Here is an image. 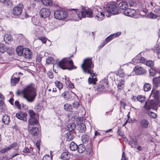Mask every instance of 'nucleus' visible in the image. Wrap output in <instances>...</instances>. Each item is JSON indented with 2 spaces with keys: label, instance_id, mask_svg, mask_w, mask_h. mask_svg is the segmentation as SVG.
Returning <instances> with one entry per match:
<instances>
[{
  "label": "nucleus",
  "instance_id": "1",
  "mask_svg": "<svg viewBox=\"0 0 160 160\" xmlns=\"http://www.w3.org/2000/svg\"><path fill=\"white\" fill-rule=\"evenodd\" d=\"M34 87L35 85L33 84H30L24 88L21 91H18L17 94L19 95L22 94L23 98L27 102H32L37 96L36 90Z\"/></svg>",
  "mask_w": 160,
  "mask_h": 160
},
{
  "label": "nucleus",
  "instance_id": "2",
  "mask_svg": "<svg viewBox=\"0 0 160 160\" xmlns=\"http://www.w3.org/2000/svg\"><path fill=\"white\" fill-rule=\"evenodd\" d=\"M73 56L72 55L69 58H67L62 60L58 63V66L62 69L71 70L76 69L77 67L74 65L72 60H69L70 58Z\"/></svg>",
  "mask_w": 160,
  "mask_h": 160
},
{
  "label": "nucleus",
  "instance_id": "3",
  "mask_svg": "<svg viewBox=\"0 0 160 160\" xmlns=\"http://www.w3.org/2000/svg\"><path fill=\"white\" fill-rule=\"evenodd\" d=\"M82 68L84 72L90 74L92 77L95 76V73L90 69L93 67L91 58H87L85 59L81 65Z\"/></svg>",
  "mask_w": 160,
  "mask_h": 160
},
{
  "label": "nucleus",
  "instance_id": "4",
  "mask_svg": "<svg viewBox=\"0 0 160 160\" xmlns=\"http://www.w3.org/2000/svg\"><path fill=\"white\" fill-rule=\"evenodd\" d=\"M158 106L160 107V103L159 101L151 99L145 102L143 108L147 110L152 108L153 110H157V106Z\"/></svg>",
  "mask_w": 160,
  "mask_h": 160
},
{
  "label": "nucleus",
  "instance_id": "5",
  "mask_svg": "<svg viewBox=\"0 0 160 160\" xmlns=\"http://www.w3.org/2000/svg\"><path fill=\"white\" fill-rule=\"evenodd\" d=\"M106 11L107 12L113 15L118 14L121 13L117 5L115 3L111 2L107 4Z\"/></svg>",
  "mask_w": 160,
  "mask_h": 160
},
{
  "label": "nucleus",
  "instance_id": "6",
  "mask_svg": "<svg viewBox=\"0 0 160 160\" xmlns=\"http://www.w3.org/2000/svg\"><path fill=\"white\" fill-rule=\"evenodd\" d=\"M133 61L138 63H145L146 65L152 69L153 68V62L152 60H148L142 57L138 56L135 57L133 59Z\"/></svg>",
  "mask_w": 160,
  "mask_h": 160
},
{
  "label": "nucleus",
  "instance_id": "7",
  "mask_svg": "<svg viewBox=\"0 0 160 160\" xmlns=\"http://www.w3.org/2000/svg\"><path fill=\"white\" fill-rule=\"evenodd\" d=\"M80 11H79L77 9H71L69 12L68 14L70 17L73 20L78 21L82 19L80 13Z\"/></svg>",
  "mask_w": 160,
  "mask_h": 160
},
{
  "label": "nucleus",
  "instance_id": "8",
  "mask_svg": "<svg viewBox=\"0 0 160 160\" xmlns=\"http://www.w3.org/2000/svg\"><path fill=\"white\" fill-rule=\"evenodd\" d=\"M68 15L67 12L62 9L57 10L54 12L55 18L59 20L64 19L67 17Z\"/></svg>",
  "mask_w": 160,
  "mask_h": 160
},
{
  "label": "nucleus",
  "instance_id": "9",
  "mask_svg": "<svg viewBox=\"0 0 160 160\" xmlns=\"http://www.w3.org/2000/svg\"><path fill=\"white\" fill-rule=\"evenodd\" d=\"M80 13H81L82 18L86 17L90 18L93 17V14L91 9H88L80 11Z\"/></svg>",
  "mask_w": 160,
  "mask_h": 160
},
{
  "label": "nucleus",
  "instance_id": "10",
  "mask_svg": "<svg viewBox=\"0 0 160 160\" xmlns=\"http://www.w3.org/2000/svg\"><path fill=\"white\" fill-rule=\"evenodd\" d=\"M39 14L41 17L45 18L50 16L51 14V12L48 8H43L40 10Z\"/></svg>",
  "mask_w": 160,
  "mask_h": 160
},
{
  "label": "nucleus",
  "instance_id": "11",
  "mask_svg": "<svg viewBox=\"0 0 160 160\" xmlns=\"http://www.w3.org/2000/svg\"><path fill=\"white\" fill-rule=\"evenodd\" d=\"M23 5L21 4H18L13 9L12 12L14 15H19L22 13V11Z\"/></svg>",
  "mask_w": 160,
  "mask_h": 160
},
{
  "label": "nucleus",
  "instance_id": "12",
  "mask_svg": "<svg viewBox=\"0 0 160 160\" xmlns=\"http://www.w3.org/2000/svg\"><path fill=\"white\" fill-rule=\"evenodd\" d=\"M136 74L141 75L146 72V70L141 66H137L135 67L133 70Z\"/></svg>",
  "mask_w": 160,
  "mask_h": 160
},
{
  "label": "nucleus",
  "instance_id": "13",
  "mask_svg": "<svg viewBox=\"0 0 160 160\" xmlns=\"http://www.w3.org/2000/svg\"><path fill=\"white\" fill-rule=\"evenodd\" d=\"M27 116V114L25 112H21L20 113H17L16 115L18 118L26 122H27V118H26Z\"/></svg>",
  "mask_w": 160,
  "mask_h": 160
},
{
  "label": "nucleus",
  "instance_id": "14",
  "mask_svg": "<svg viewBox=\"0 0 160 160\" xmlns=\"http://www.w3.org/2000/svg\"><path fill=\"white\" fill-rule=\"evenodd\" d=\"M32 54V52L30 49L27 48H24L22 56L25 58L27 59L31 58Z\"/></svg>",
  "mask_w": 160,
  "mask_h": 160
},
{
  "label": "nucleus",
  "instance_id": "15",
  "mask_svg": "<svg viewBox=\"0 0 160 160\" xmlns=\"http://www.w3.org/2000/svg\"><path fill=\"white\" fill-rule=\"evenodd\" d=\"M97 14L95 15V18L98 20L101 21L103 20L105 17L104 14L102 12H99L98 10H95Z\"/></svg>",
  "mask_w": 160,
  "mask_h": 160
},
{
  "label": "nucleus",
  "instance_id": "16",
  "mask_svg": "<svg viewBox=\"0 0 160 160\" xmlns=\"http://www.w3.org/2000/svg\"><path fill=\"white\" fill-rule=\"evenodd\" d=\"M152 81L154 87L157 88L160 87V76L153 78Z\"/></svg>",
  "mask_w": 160,
  "mask_h": 160
},
{
  "label": "nucleus",
  "instance_id": "17",
  "mask_svg": "<svg viewBox=\"0 0 160 160\" xmlns=\"http://www.w3.org/2000/svg\"><path fill=\"white\" fill-rule=\"evenodd\" d=\"M10 121V117L8 115L5 114L3 115L2 118V121L4 124L9 125Z\"/></svg>",
  "mask_w": 160,
  "mask_h": 160
},
{
  "label": "nucleus",
  "instance_id": "18",
  "mask_svg": "<svg viewBox=\"0 0 160 160\" xmlns=\"http://www.w3.org/2000/svg\"><path fill=\"white\" fill-rule=\"evenodd\" d=\"M149 122L146 119H143L141 120L140 122V127L142 128H148V126Z\"/></svg>",
  "mask_w": 160,
  "mask_h": 160
},
{
  "label": "nucleus",
  "instance_id": "19",
  "mask_svg": "<svg viewBox=\"0 0 160 160\" xmlns=\"http://www.w3.org/2000/svg\"><path fill=\"white\" fill-rule=\"evenodd\" d=\"M86 154L89 156H92L93 155V152L92 147L90 144L86 146V148L85 150Z\"/></svg>",
  "mask_w": 160,
  "mask_h": 160
},
{
  "label": "nucleus",
  "instance_id": "20",
  "mask_svg": "<svg viewBox=\"0 0 160 160\" xmlns=\"http://www.w3.org/2000/svg\"><path fill=\"white\" fill-rule=\"evenodd\" d=\"M135 12L134 9L128 8L125 10L124 12V14L127 16L132 17L133 15V13Z\"/></svg>",
  "mask_w": 160,
  "mask_h": 160
},
{
  "label": "nucleus",
  "instance_id": "21",
  "mask_svg": "<svg viewBox=\"0 0 160 160\" xmlns=\"http://www.w3.org/2000/svg\"><path fill=\"white\" fill-rule=\"evenodd\" d=\"M82 140L84 143H88L90 142L91 140L89 136L85 134H83L82 137Z\"/></svg>",
  "mask_w": 160,
  "mask_h": 160
},
{
  "label": "nucleus",
  "instance_id": "22",
  "mask_svg": "<svg viewBox=\"0 0 160 160\" xmlns=\"http://www.w3.org/2000/svg\"><path fill=\"white\" fill-rule=\"evenodd\" d=\"M31 134L34 137L36 136L38 133V129L37 127H33L30 130Z\"/></svg>",
  "mask_w": 160,
  "mask_h": 160
},
{
  "label": "nucleus",
  "instance_id": "23",
  "mask_svg": "<svg viewBox=\"0 0 160 160\" xmlns=\"http://www.w3.org/2000/svg\"><path fill=\"white\" fill-rule=\"evenodd\" d=\"M119 7L122 10H125L128 8V5L126 2H122L119 3Z\"/></svg>",
  "mask_w": 160,
  "mask_h": 160
},
{
  "label": "nucleus",
  "instance_id": "24",
  "mask_svg": "<svg viewBox=\"0 0 160 160\" xmlns=\"http://www.w3.org/2000/svg\"><path fill=\"white\" fill-rule=\"evenodd\" d=\"M78 147L77 151L79 153H82L86 150L85 146L83 144H80Z\"/></svg>",
  "mask_w": 160,
  "mask_h": 160
},
{
  "label": "nucleus",
  "instance_id": "25",
  "mask_svg": "<svg viewBox=\"0 0 160 160\" xmlns=\"http://www.w3.org/2000/svg\"><path fill=\"white\" fill-rule=\"evenodd\" d=\"M78 129L80 132H85L86 130V125L84 123H81L79 125Z\"/></svg>",
  "mask_w": 160,
  "mask_h": 160
},
{
  "label": "nucleus",
  "instance_id": "26",
  "mask_svg": "<svg viewBox=\"0 0 160 160\" xmlns=\"http://www.w3.org/2000/svg\"><path fill=\"white\" fill-rule=\"evenodd\" d=\"M61 158L63 160H68L70 158V156L68 152H63L61 155Z\"/></svg>",
  "mask_w": 160,
  "mask_h": 160
},
{
  "label": "nucleus",
  "instance_id": "27",
  "mask_svg": "<svg viewBox=\"0 0 160 160\" xmlns=\"http://www.w3.org/2000/svg\"><path fill=\"white\" fill-rule=\"evenodd\" d=\"M78 146L73 142H71L69 145L70 149L72 151L77 150Z\"/></svg>",
  "mask_w": 160,
  "mask_h": 160
},
{
  "label": "nucleus",
  "instance_id": "28",
  "mask_svg": "<svg viewBox=\"0 0 160 160\" xmlns=\"http://www.w3.org/2000/svg\"><path fill=\"white\" fill-rule=\"evenodd\" d=\"M28 122L29 124L31 125H37L38 123V121L35 118H30Z\"/></svg>",
  "mask_w": 160,
  "mask_h": 160
},
{
  "label": "nucleus",
  "instance_id": "29",
  "mask_svg": "<svg viewBox=\"0 0 160 160\" xmlns=\"http://www.w3.org/2000/svg\"><path fill=\"white\" fill-rule=\"evenodd\" d=\"M76 127V125L74 123L69 124L67 126V129L68 132H73Z\"/></svg>",
  "mask_w": 160,
  "mask_h": 160
},
{
  "label": "nucleus",
  "instance_id": "30",
  "mask_svg": "<svg viewBox=\"0 0 160 160\" xmlns=\"http://www.w3.org/2000/svg\"><path fill=\"white\" fill-rule=\"evenodd\" d=\"M22 47L21 46H18L16 49V51L17 54L20 56H22L23 53V50Z\"/></svg>",
  "mask_w": 160,
  "mask_h": 160
},
{
  "label": "nucleus",
  "instance_id": "31",
  "mask_svg": "<svg viewBox=\"0 0 160 160\" xmlns=\"http://www.w3.org/2000/svg\"><path fill=\"white\" fill-rule=\"evenodd\" d=\"M19 80V78H16L12 76V77L11 82L12 86H15L16 83H18Z\"/></svg>",
  "mask_w": 160,
  "mask_h": 160
},
{
  "label": "nucleus",
  "instance_id": "32",
  "mask_svg": "<svg viewBox=\"0 0 160 160\" xmlns=\"http://www.w3.org/2000/svg\"><path fill=\"white\" fill-rule=\"evenodd\" d=\"M125 84V81L122 79H121L119 81V82L117 83V86L119 89L122 88Z\"/></svg>",
  "mask_w": 160,
  "mask_h": 160
},
{
  "label": "nucleus",
  "instance_id": "33",
  "mask_svg": "<svg viewBox=\"0 0 160 160\" xmlns=\"http://www.w3.org/2000/svg\"><path fill=\"white\" fill-rule=\"evenodd\" d=\"M159 95V91L156 90L154 92L153 90H152L151 94V96H152L153 97L157 99L158 98Z\"/></svg>",
  "mask_w": 160,
  "mask_h": 160
},
{
  "label": "nucleus",
  "instance_id": "34",
  "mask_svg": "<svg viewBox=\"0 0 160 160\" xmlns=\"http://www.w3.org/2000/svg\"><path fill=\"white\" fill-rule=\"evenodd\" d=\"M158 17V16L152 12L149 13L146 16L147 18L152 19H155Z\"/></svg>",
  "mask_w": 160,
  "mask_h": 160
},
{
  "label": "nucleus",
  "instance_id": "35",
  "mask_svg": "<svg viewBox=\"0 0 160 160\" xmlns=\"http://www.w3.org/2000/svg\"><path fill=\"white\" fill-rule=\"evenodd\" d=\"M129 144L132 147L136 148L137 145V142L136 138H132L130 141Z\"/></svg>",
  "mask_w": 160,
  "mask_h": 160
},
{
  "label": "nucleus",
  "instance_id": "36",
  "mask_svg": "<svg viewBox=\"0 0 160 160\" xmlns=\"http://www.w3.org/2000/svg\"><path fill=\"white\" fill-rule=\"evenodd\" d=\"M42 3L46 6H51L52 4V0H42Z\"/></svg>",
  "mask_w": 160,
  "mask_h": 160
},
{
  "label": "nucleus",
  "instance_id": "37",
  "mask_svg": "<svg viewBox=\"0 0 160 160\" xmlns=\"http://www.w3.org/2000/svg\"><path fill=\"white\" fill-rule=\"evenodd\" d=\"M143 88L145 92L150 91L151 89V85L148 83H145L143 85Z\"/></svg>",
  "mask_w": 160,
  "mask_h": 160
},
{
  "label": "nucleus",
  "instance_id": "38",
  "mask_svg": "<svg viewBox=\"0 0 160 160\" xmlns=\"http://www.w3.org/2000/svg\"><path fill=\"white\" fill-rule=\"evenodd\" d=\"M54 84L59 90H60L63 88V85L60 81H56L54 82Z\"/></svg>",
  "mask_w": 160,
  "mask_h": 160
},
{
  "label": "nucleus",
  "instance_id": "39",
  "mask_svg": "<svg viewBox=\"0 0 160 160\" xmlns=\"http://www.w3.org/2000/svg\"><path fill=\"white\" fill-rule=\"evenodd\" d=\"M12 38L10 35H6L4 37V40L6 43H8V42H11L12 41Z\"/></svg>",
  "mask_w": 160,
  "mask_h": 160
},
{
  "label": "nucleus",
  "instance_id": "40",
  "mask_svg": "<svg viewBox=\"0 0 160 160\" xmlns=\"http://www.w3.org/2000/svg\"><path fill=\"white\" fill-rule=\"evenodd\" d=\"M64 109L67 111H71L72 110V108L71 105L69 104L66 103L64 104Z\"/></svg>",
  "mask_w": 160,
  "mask_h": 160
},
{
  "label": "nucleus",
  "instance_id": "41",
  "mask_svg": "<svg viewBox=\"0 0 160 160\" xmlns=\"http://www.w3.org/2000/svg\"><path fill=\"white\" fill-rule=\"evenodd\" d=\"M97 89L99 91H103L106 90L103 85L101 84L98 85L97 87Z\"/></svg>",
  "mask_w": 160,
  "mask_h": 160
},
{
  "label": "nucleus",
  "instance_id": "42",
  "mask_svg": "<svg viewBox=\"0 0 160 160\" xmlns=\"http://www.w3.org/2000/svg\"><path fill=\"white\" fill-rule=\"evenodd\" d=\"M7 50L5 46L2 44H0V52L3 53Z\"/></svg>",
  "mask_w": 160,
  "mask_h": 160
},
{
  "label": "nucleus",
  "instance_id": "43",
  "mask_svg": "<svg viewBox=\"0 0 160 160\" xmlns=\"http://www.w3.org/2000/svg\"><path fill=\"white\" fill-rule=\"evenodd\" d=\"M32 21L33 24L35 25H37L39 22V20L38 19L35 17H33L32 18Z\"/></svg>",
  "mask_w": 160,
  "mask_h": 160
},
{
  "label": "nucleus",
  "instance_id": "44",
  "mask_svg": "<svg viewBox=\"0 0 160 160\" xmlns=\"http://www.w3.org/2000/svg\"><path fill=\"white\" fill-rule=\"evenodd\" d=\"M137 100L141 102H143L145 100V97L142 95H139L137 97Z\"/></svg>",
  "mask_w": 160,
  "mask_h": 160
},
{
  "label": "nucleus",
  "instance_id": "45",
  "mask_svg": "<svg viewBox=\"0 0 160 160\" xmlns=\"http://www.w3.org/2000/svg\"><path fill=\"white\" fill-rule=\"evenodd\" d=\"M97 80L96 78H91L89 77L88 79V82L89 84L92 83L94 84H95Z\"/></svg>",
  "mask_w": 160,
  "mask_h": 160
},
{
  "label": "nucleus",
  "instance_id": "46",
  "mask_svg": "<svg viewBox=\"0 0 160 160\" xmlns=\"http://www.w3.org/2000/svg\"><path fill=\"white\" fill-rule=\"evenodd\" d=\"M114 36H115V34L111 35L106 38L105 41L106 42L108 43L114 38Z\"/></svg>",
  "mask_w": 160,
  "mask_h": 160
},
{
  "label": "nucleus",
  "instance_id": "47",
  "mask_svg": "<svg viewBox=\"0 0 160 160\" xmlns=\"http://www.w3.org/2000/svg\"><path fill=\"white\" fill-rule=\"evenodd\" d=\"M148 113L151 118H154L157 117V114L154 112L151 111H148Z\"/></svg>",
  "mask_w": 160,
  "mask_h": 160
},
{
  "label": "nucleus",
  "instance_id": "48",
  "mask_svg": "<svg viewBox=\"0 0 160 160\" xmlns=\"http://www.w3.org/2000/svg\"><path fill=\"white\" fill-rule=\"evenodd\" d=\"M54 60L52 57H48L47 58L46 62L48 64H52L54 63Z\"/></svg>",
  "mask_w": 160,
  "mask_h": 160
},
{
  "label": "nucleus",
  "instance_id": "49",
  "mask_svg": "<svg viewBox=\"0 0 160 160\" xmlns=\"http://www.w3.org/2000/svg\"><path fill=\"white\" fill-rule=\"evenodd\" d=\"M6 61H7V59L5 56L3 55L0 57V63H4Z\"/></svg>",
  "mask_w": 160,
  "mask_h": 160
},
{
  "label": "nucleus",
  "instance_id": "50",
  "mask_svg": "<svg viewBox=\"0 0 160 160\" xmlns=\"http://www.w3.org/2000/svg\"><path fill=\"white\" fill-rule=\"evenodd\" d=\"M153 12L155 13V14L159 16V15H160V8H155L153 10Z\"/></svg>",
  "mask_w": 160,
  "mask_h": 160
},
{
  "label": "nucleus",
  "instance_id": "51",
  "mask_svg": "<svg viewBox=\"0 0 160 160\" xmlns=\"http://www.w3.org/2000/svg\"><path fill=\"white\" fill-rule=\"evenodd\" d=\"M29 114L30 115V118H34L35 114L32 110H29L28 111Z\"/></svg>",
  "mask_w": 160,
  "mask_h": 160
},
{
  "label": "nucleus",
  "instance_id": "52",
  "mask_svg": "<svg viewBox=\"0 0 160 160\" xmlns=\"http://www.w3.org/2000/svg\"><path fill=\"white\" fill-rule=\"evenodd\" d=\"M15 105L18 109H21V105L20 104L19 101H16L15 102Z\"/></svg>",
  "mask_w": 160,
  "mask_h": 160
},
{
  "label": "nucleus",
  "instance_id": "53",
  "mask_svg": "<svg viewBox=\"0 0 160 160\" xmlns=\"http://www.w3.org/2000/svg\"><path fill=\"white\" fill-rule=\"evenodd\" d=\"M156 51L158 55V58L160 59V45H159L156 47Z\"/></svg>",
  "mask_w": 160,
  "mask_h": 160
},
{
  "label": "nucleus",
  "instance_id": "54",
  "mask_svg": "<svg viewBox=\"0 0 160 160\" xmlns=\"http://www.w3.org/2000/svg\"><path fill=\"white\" fill-rule=\"evenodd\" d=\"M68 94V92H64L61 95V96L64 98L66 100L68 99L69 98L67 96Z\"/></svg>",
  "mask_w": 160,
  "mask_h": 160
},
{
  "label": "nucleus",
  "instance_id": "55",
  "mask_svg": "<svg viewBox=\"0 0 160 160\" xmlns=\"http://www.w3.org/2000/svg\"><path fill=\"white\" fill-rule=\"evenodd\" d=\"M38 39L39 40L42 41V42L43 43H45L47 40V38L44 37H39Z\"/></svg>",
  "mask_w": 160,
  "mask_h": 160
},
{
  "label": "nucleus",
  "instance_id": "56",
  "mask_svg": "<svg viewBox=\"0 0 160 160\" xmlns=\"http://www.w3.org/2000/svg\"><path fill=\"white\" fill-rule=\"evenodd\" d=\"M42 160H52V158L49 155H46L43 157Z\"/></svg>",
  "mask_w": 160,
  "mask_h": 160
},
{
  "label": "nucleus",
  "instance_id": "57",
  "mask_svg": "<svg viewBox=\"0 0 160 160\" xmlns=\"http://www.w3.org/2000/svg\"><path fill=\"white\" fill-rule=\"evenodd\" d=\"M41 141L40 140H38L36 142V146L38 149L39 150V151H40V143Z\"/></svg>",
  "mask_w": 160,
  "mask_h": 160
},
{
  "label": "nucleus",
  "instance_id": "58",
  "mask_svg": "<svg viewBox=\"0 0 160 160\" xmlns=\"http://www.w3.org/2000/svg\"><path fill=\"white\" fill-rule=\"evenodd\" d=\"M149 74L150 76H154L155 75V73L153 71V70L152 69H151L149 70Z\"/></svg>",
  "mask_w": 160,
  "mask_h": 160
},
{
  "label": "nucleus",
  "instance_id": "59",
  "mask_svg": "<svg viewBox=\"0 0 160 160\" xmlns=\"http://www.w3.org/2000/svg\"><path fill=\"white\" fill-rule=\"evenodd\" d=\"M79 105V103L77 102H74L73 103V106L75 108L77 109Z\"/></svg>",
  "mask_w": 160,
  "mask_h": 160
},
{
  "label": "nucleus",
  "instance_id": "60",
  "mask_svg": "<svg viewBox=\"0 0 160 160\" xmlns=\"http://www.w3.org/2000/svg\"><path fill=\"white\" fill-rule=\"evenodd\" d=\"M135 3V2H134L133 0H130L129 2V4L130 7L134 6Z\"/></svg>",
  "mask_w": 160,
  "mask_h": 160
},
{
  "label": "nucleus",
  "instance_id": "61",
  "mask_svg": "<svg viewBox=\"0 0 160 160\" xmlns=\"http://www.w3.org/2000/svg\"><path fill=\"white\" fill-rule=\"evenodd\" d=\"M31 151V150L28 148L26 147L24 148L23 152L24 153H30Z\"/></svg>",
  "mask_w": 160,
  "mask_h": 160
},
{
  "label": "nucleus",
  "instance_id": "62",
  "mask_svg": "<svg viewBox=\"0 0 160 160\" xmlns=\"http://www.w3.org/2000/svg\"><path fill=\"white\" fill-rule=\"evenodd\" d=\"M12 149L16 148L18 147V144L17 142H14L10 145Z\"/></svg>",
  "mask_w": 160,
  "mask_h": 160
},
{
  "label": "nucleus",
  "instance_id": "63",
  "mask_svg": "<svg viewBox=\"0 0 160 160\" xmlns=\"http://www.w3.org/2000/svg\"><path fill=\"white\" fill-rule=\"evenodd\" d=\"M74 137V135L72 132L70 136H69V137L67 140L68 141H71L73 138Z\"/></svg>",
  "mask_w": 160,
  "mask_h": 160
},
{
  "label": "nucleus",
  "instance_id": "64",
  "mask_svg": "<svg viewBox=\"0 0 160 160\" xmlns=\"http://www.w3.org/2000/svg\"><path fill=\"white\" fill-rule=\"evenodd\" d=\"M41 57L40 55H38L36 58L37 61H38V62H41Z\"/></svg>",
  "mask_w": 160,
  "mask_h": 160
}]
</instances>
